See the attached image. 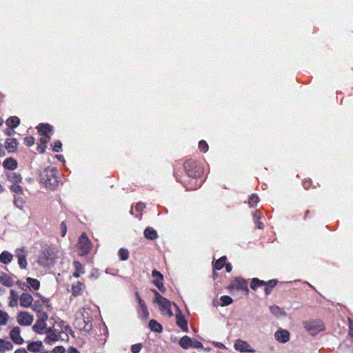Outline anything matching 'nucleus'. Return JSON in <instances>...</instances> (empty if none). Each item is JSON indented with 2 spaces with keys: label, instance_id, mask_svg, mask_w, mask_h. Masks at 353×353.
I'll return each mask as SVG.
<instances>
[{
  "label": "nucleus",
  "instance_id": "nucleus-1",
  "mask_svg": "<svg viewBox=\"0 0 353 353\" xmlns=\"http://www.w3.org/2000/svg\"><path fill=\"white\" fill-rule=\"evenodd\" d=\"M57 170L55 168H46L40 173V183L47 188L54 190L58 185Z\"/></svg>",
  "mask_w": 353,
  "mask_h": 353
},
{
  "label": "nucleus",
  "instance_id": "nucleus-14",
  "mask_svg": "<svg viewBox=\"0 0 353 353\" xmlns=\"http://www.w3.org/2000/svg\"><path fill=\"white\" fill-rule=\"evenodd\" d=\"M197 177L190 178L189 182L184 183V186L188 190H193L199 188L201 185V181H199Z\"/></svg>",
  "mask_w": 353,
  "mask_h": 353
},
{
  "label": "nucleus",
  "instance_id": "nucleus-35",
  "mask_svg": "<svg viewBox=\"0 0 353 353\" xmlns=\"http://www.w3.org/2000/svg\"><path fill=\"white\" fill-rule=\"evenodd\" d=\"M17 256L18 257V263L19 267L22 269L26 268L28 263L26 261V256L23 254L18 253Z\"/></svg>",
  "mask_w": 353,
  "mask_h": 353
},
{
  "label": "nucleus",
  "instance_id": "nucleus-51",
  "mask_svg": "<svg viewBox=\"0 0 353 353\" xmlns=\"http://www.w3.org/2000/svg\"><path fill=\"white\" fill-rule=\"evenodd\" d=\"M34 138L33 137H26L24 139V143L27 146H31L34 144Z\"/></svg>",
  "mask_w": 353,
  "mask_h": 353
},
{
  "label": "nucleus",
  "instance_id": "nucleus-11",
  "mask_svg": "<svg viewBox=\"0 0 353 353\" xmlns=\"http://www.w3.org/2000/svg\"><path fill=\"white\" fill-rule=\"evenodd\" d=\"M10 336L11 339L17 345H21L23 343L24 340L20 336V328L19 327H14L10 331Z\"/></svg>",
  "mask_w": 353,
  "mask_h": 353
},
{
  "label": "nucleus",
  "instance_id": "nucleus-33",
  "mask_svg": "<svg viewBox=\"0 0 353 353\" xmlns=\"http://www.w3.org/2000/svg\"><path fill=\"white\" fill-rule=\"evenodd\" d=\"M270 311L273 315H274L277 317H280L281 316L285 315L284 312L279 307H278L276 305L270 306Z\"/></svg>",
  "mask_w": 353,
  "mask_h": 353
},
{
  "label": "nucleus",
  "instance_id": "nucleus-6",
  "mask_svg": "<svg viewBox=\"0 0 353 353\" xmlns=\"http://www.w3.org/2000/svg\"><path fill=\"white\" fill-rule=\"evenodd\" d=\"M135 296L139 304L137 309L139 316L142 319H147L149 317V312L147 306L138 292H135Z\"/></svg>",
  "mask_w": 353,
  "mask_h": 353
},
{
  "label": "nucleus",
  "instance_id": "nucleus-16",
  "mask_svg": "<svg viewBox=\"0 0 353 353\" xmlns=\"http://www.w3.org/2000/svg\"><path fill=\"white\" fill-rule=\"evenodd\" d=\"M84 288H85V285L83 283L77 281L72 284L71 292L73 296H77L82 293Z\"/></svg>",
  "mask_w": 353,
  "mask_h": 353
},
{
  "label": "nucleus",
  "instance_id": "nucleus-22",
  "mask_svg": "<svg viewBox=\"0 0 353 353\" xmlns=\"http://www.w3.org/2000/svg\"><path fill=\"white\" fill-rule=\"evenodd\" d=\"M148 325L149 328L153 332L161 333L163 331L162 325L154 319L150 320Z\"/></svg>",
  "mask_w": 353,
  "mask_h": 353
},
{
  "label": "nucleus",
  "instance_id": "nucleus-60",
  "mask_svg": "<svg viewBox=\"0 0 353 353\" xmlns=\"http://www.w3.org/2000/svg\"><path fill=\"white\" fill-rule=\"evenodd\" d=\"M17 283L19 284V287L24 291H26L27 289L29 288L28 283L26 284L25 283H21V281H18Z\"/></svg>",
  "mask_w": 353,
  "mask_h": 353
},
{
  "label": "nucleus",
  "instance_id": "nucleus-24",
  "mask_svg": "<svg viewBox=\"0 0 353 353\" xmlns=\"http://www.w3.org/2000/svg\"><path fill=\"white\" fill-rule=\"evenodd\" d=\"M192 339L188 336L181 337L179 341L180 346L183 349H188L192 345Z\"/></svg>",
  "mask_w": 353,
  "mask_h": 353
},
{
  "label": "nucleus",
  "instance_id": "nucleus-18",
  "mask_svg": "<svg viewBox=\"0 0 353 353\" xmlns=\"http://www.w3.org/2000/svg\"><path fill=\"white\" fill-rule=\"evenodd\" d=\"M144 236L149 240H155L158 238L157 232L151 227H147L144 230Z\"/></svg>",
  "mask_w": 353,
  "mask_h": 353
},
{
  "label": "nucleus",
  "instance_id": "nucleus-42",
  "mask_svg": "<svg viewBox=\"0 0 353 353\" xmlns=\"http://www.w3.org/2000/svg\"><path fill=\"white\" fill-rule=\"evenodd\" d=\"M73 264L76 271L80 272L81 274H83L85 272L84 267L79 261H74Z\"/></svg>",
  "mask_w": 353,
  "mask_h": 353
},
{
  "label": "nucleus",
  "instance_id": "nucleus-23",
  "mask_svg": "<svg viewBox=\"0 0 353 353\" xmlns=\"http://www.w3.org/2000/svg\"><path fill=\"white\" fill-rule=\"evenodd\" d=\"M46 323H41L39 321H36L34 325L32 326V330L37 334H44V329H46Z\"/></svg>",
  "mask_w": 353,
  "mask_h": 353
},
{
  "label": "nucleus",
  "instance_id": "nucleus-4",
  "mask_svg": "<svg viewBox=\"0 0 353 353\" xmlns=\"http://www.w3.org/2000/svg\"><path fill=\"white\" fill-rule=\"evenodd\" d=\"M78 246L81 256H85L89 253L91 242L85 234H81L79 238Z\"/></svg>",
  "mask_w": 353,
  "mask_h": 353
},
{
  "label": "nucleus",
  "instance_id": "nucleus-58",
  "mask_svg": "<svg viewBox=\"0 0 353 353\" xmlns=\"http://www.w3.org/2000/svg\"><path fill=\"white\" fill-rule=\"evenodd\" d=\"M15 133V131L11 128V129H9V128H7L4 131V134L6 135V136H12V134H14Z\"/></svg>",
  "mask_w": 353,
  "mask_h": 353
},
{
  "label": "nucleus",
  "instance_id": "nucleus-28",
  "mask_svg": "<svg viewBox=\"0 0 353 353\" xmlns=\"http://www.w3.org/2000/svg\"><path fill=\"white\" fill-rule=\"evenodd\" d=\"M19 295L17 291L14 290H10V300L9 301V306L10 307H14L17 305L18 299H19Z\"/></svg>",
  "mask_w": 353,
  "mask_h": 353
},
{
  "label": "nucleus",
  "instance_id": "nucleus-8",
  "mask_svg": "<svg viewBox=\"0 0 353 353\" xmlns=\"http://www.w3.org/2000/svg\"><path fill=\"white\" fill-rule=\"evenodd\" d=\"M33 319V316L27 312H20L17 317L18 323L22 326L31 325Z\"/></svg>",
  "mask_w": 353,
  "mask_h": 353
},
{
  "label": "nucleus",
  "instance_id": "nucleus-64",
  "mask_svg": "<svg viewBox=\"0 0 353 353\" xmlns=\"http://www.w3.org/2000/svg\"><path fill=\"white\" fill-rule=\"evenodd\" d=\"M41 305H40V303L39 301H35L32 305V309L34 310H37V308L40 307Z\"/></svg>",
  "mask_w": 353,
  "mask_h": 353
},
{
  "label": "nucleus",
  "instance_id": "nucleus-46",
  "mask_svg": "<svg viewBox=\"0 0 353 353\" xmlns=\"http://www.w3.org/2000/svg\"><path fill=\"white\" fill-rule=\"evenodd\" d=\"M152 292L155 294L154 301L157 304L160 303L161 302H162L163 301H164L165 299V298L163 297V296H161L156 290H153Z\"/></svg>",
  "mask_w": 353,
  "mask_h": 353
},
{
  "label": "nucleus",
  "instance_id": "nucleus-27",
  "mask_svg": "<svg viewBox=\"0 0 353 353\" xmlns=\"http://www.w3.org/2000/svg\"><path fill=\"white\" fill-rule=\"evenodd\" d=\"M20 123V119L17 117H10L6 120V124L10 128H17Z\"/></svg>",
  "mask_w": 353,
  "mask_h": 353
},
{
  "label": "nucleus",
  "instance_id": "nucleus-15",
  "mask_svg": "<svg viewBox=\"0 0 353 353\" xmlns=\"http://www.w3.org/2000/svg\"><path fill=\"white\" fill-rule=\"evenodd\" d=\"M38 132L41 135L49 136V133L52 132L53 128L48 123H40L38 127Z\"/></svg>",
  "mask_w": 353,
  "mask_h": 353
},
{
  "label": "nucleus",
  "instance_id": "nucleus-7",
  "mask_svg": "<svg viewBox=\"0 0 353 353\" xmlns=\"http://www.w3.org/2000/svg\"><path fill=\"white\" fill-rule=\"evenodd\" d=\"M234 347L236 350L240 352H246V353H254L256 351L254 349H252L250 344L245 341L241 339L236 340Z\"/></svg>",
  "mask_w": 353,
  "mask_h": 353
},
{
  "label": "nucleus",
  "instance_id": "nucleus-44",
  "mask_svg": "<svg viewBox=\"0 0 353 353\" xmlns=\"http://www.w3.org/2000/svg\"><path fill=\"white\" fill-rule=\"evenodd\" d=\"M199 148L203 152H206L208 150V145L206 141L201 140L199 143Z\"/></svg>",
  "mask_w": 353,
  "mask_h": 353
},
{
  "label": "nucleus",
  "instance_id": "nucleus-48",
  "mask_svg": "<svg viewBox=\"0 0 353 353\" xmlns=\"http://www.w3.org/2000/svg\"><path fill=\"white\" fill-rule=\"evenodd\" d=\"M52 150L55 152H59L62 150V143L60 141H57L54 142Z\"/></svg>",
  "mask_w": 353,
  "mask_h": 353
},
{
  "label": "nucleus",
  "instance_id": "nucleus-25",
  "mask_svg": "<svg viewBox=\"0 0 353 353\" xmlns=\"http://www.w3.org/2000/svg\"><path fill=\"white\" fill-rule=\"evenodd\" d=\"M59 335L57 332H53L51 334H48V336H46V339H44V342L46 344L52 345L55 342L59 341Z\"/></svg>",
  "mask_w": 353,
  "mask_h": 353
},
{
  "label": "nucleus",
  "instance_id": "nucleus-10",
  "mask_svg": "<svg viewBox=\"0 0 353 353\" xmlns=\"http://www.w3.org/2000/svg\"><path fill=\"white\" fill-rule=\"evenodd\" d=\"M231 286L239 290L245 291L247 293L249 292L247 281L241 278H236L233 281Z\"/></svg>",
  "mask_w": 353,
  "mask_h": 353
},
{
  "label": "nucleus",
  "instance_id": "nucleus-53",
  "mask_svg": "<svg viewBox=\"0 0 353 353\" xmlns=\"http://www.w3.org/2000/svg\"><path fill=\"white\" fill-rule=\"evenodd\" d=\"M152 277L155 278L156 279L163 280V275L156 270H154L152 272Z\"/></svg>",
  "mask_w": 353,
  "mask_h": 353
},
{
  "label": "nucleus",
  "instance_id": "nucleus-52",
  "mask_svg": "<svg viewBox=\"0 0 353 353\" xmlns=\"http://www.w3.org/2000/svg\"><path fill=\"white\" fill-rule=\"evenodd\" d=\"M191 347L195 349H201L203 348V344L197 340H192Z\"/></svg>",
  "mask_w": 353,
  "mask_h": 353
},
{
  "label": "nucleus",
  "instance_id": "nucleus-49",
  "mask_svg": "<svg viewBox=\"0 0 353 353\" xmlns=\"http://www.w3.org/2000/svg\"><path fill=\"white\" fill-rule=\"evenodd\" d=\"M142 348V345L141 343H137L132 345L131 347V351L132 353H139Z\"/></svg>",
  "mask_w": 353,
  "mask_h": 353
},
{
  "label": "nucleus",
  "instance_id": "nucleus-45",
  "mask_svg": "<svg viewBox=\"0 0 353 353\" xmlns=\"http://www.w3.org/2000/svg\"><path fill=\"white\" fill-rule=\"evenodd\" d=\"M154 284L157 287V288L162 292H164L165 291V288L163 286V284L162 283V280L160 279H155L154 281Z\"/></svg>",
  "mask_w": 353,
  "mask_h": 353
},
{
  "label": "nucleus",
  "instance_id": "nucleus-41",
  "mask_svg": "<svg viewBox=\"0 0 353 353\" xmlns=\"http://www.w3.org/2000/svg\"><path fill=\"white\" fill-rule=\"evenodd\" d=\"M9 316L8 314L0 310V325H4L7 323Z\"/></svg>",
  "mask_w": 353,
  "mask_h": 353
},
{
  "label": "nucleus",
  "instance_id": "nucleus-12",
  "mask_svg": "<svg viewBox=\"0 0 353 353\" xmlns=\"http://www.w3.org/2000/svg\"><path fill=\"white\" fill-rule=\"evenodd\" d=\"M19 301L21 306L24 307H28L32 305L33 302V298L32 295H30V294L23 293L19 296Z\"/></svg>",
  "mask_w": 353,
  "mask_h": 353
},
{
  "label": "nucleus",
  "instance_id": "nucleus-19",
  "mask_svg": "<svg viewBox=\"0 0 353 353\" xmlns=\"http://www.w3.org/2000/svg\"><path fill=\"white\" fill-rule=\"evenodd\" d=\"M43 347V343L41 341L32 342L27 346L28 350L32 352H39L41 349Z\"/></svg>",
  "mask_w": 353,
  "mask_h": 353
},
{
  "label": "nucleus",
  "instance_id": "nucleus-26",
  "mask_svg": "<svg viewBox=\"0 0 353 353\" xmlns=\"http://www.w3.org/2000/svg\"><path fill=\"white\" fill-rule=\"evenodd\" d=\"M0 283L7 287H11L13 285V280L6 274L2 273L0 275Z\"/></svg>",
  "mask_w": 353,
  "mask_h": 353
},
{
  "label": "nucleus",
  "instance_id": "nucleus-47",
  "mask_svg": "<svg viewBox=\"0 0 353 353\" xmlns=\"http://www.w3.org/2000/svg\"><path fill=\"white\" fill-rule=\"evenodd\" d=\"M14 204L19 209H22L23 207V201L19 196L14 197Z\"/></svg>",
  "mask_w": 353,
  "mask_h": 353
},
{
  "label": "nucleus",
  "instance_id": "nucleus-57",
  "mask_svg": "<svg viewBox=\"0 0 353 353\" xmlns=\"http://www.w3.org/2000/svg\"><path fill=\"white\" fill-rule=\"evenodd\" d=\"M50 141V136L43 135V137L40 139V144L43 145H46V144Z\"/></svg>",
  "mask_w": 353,
  "mask_h": 353
},
{
  "label": "nucleus",
  "instance_id": "nucleus-62",
  "mask_svg": "<svg viewBox=\"0 0 353 353\" xmlns=\"http://www.w3.org/2000/svg\"><path fill=\"white\" fill-rule=\"evenodd\" d=\"M67 353H80L77 348L74 347H70L68 350Z\"/></svg>",
  "mask_w": 353,
  "mask_h": 353
},
{
  "label": "nucleus",
  "instance_id": "nucleus-13",
  "mask_svg": "<svg viewBox=\"0 0 353 353\" xmlns=\"http://www.w3.org/2000/svg\"><path fill=\"white\" fill-rule=\"evenodd\" d=\"M160 307V310L163 313H166L169 316H173V312L171 310V302L165 299L164 301L158 304Z\"/></svg>",
  "mask_w": 353,
  "mask_h": 353
},
{
  "label": "nucleus",
  "instance_id": "nucleus-2",
  "mask_svg": "<svg viewBox=\"0 0 353 353\" xmlns=\"http://www.w3.org/2000/svg\"><path fill=\"white\" fill-rule=\"evenodd\" d=\"M303 327L312 336H315L325 330V325L322 320L312 319L303 322Z\"/></svg>",
  "mask_w": 353,
  "mask_h": 353
},
{
  "label": "nucleus",
  "instance_id": "nucleus-30",
  "mask_svg": "<svg viewBox=\"0 0 353 353\" xmlns=\"http://www.w3.org/2000/svg\"><path fill=\"white\" fill-rule=\"evenodd\" d=\"M277 282L278 281L276 279H272L265 282L264 286H265V293L266 295H269L271 293L272 288L277 284Z\"/></svg>",
  "mask_w": 353,
  "mask_h": 353
},
{
  "label": "nucleus",
  "instance_id": "nucleus-38",
  "mask_svg": "<svg viewBox=\"0 0 353 353\" xmlns=\"http://www.w3.org/2000/svg\"><path fill=\"white\" fill-rule=\"evenodd\" d=\"M118 254L121 261H126L129 258V252L127 249L120 248Z\"/></svg>",
  "mask_w": 353,
  "mask_h": 353
},
{
  "label": "nucleus",
  "instance_id": "nucleus-56",
  "mask_svg": "<svg viewBox=\"0 0 353 353\" xmlns=\"http://www.w3.org/2000/svg\"><path fill=\"white\" fill-rule=\"evenodd\" d=\"M145 208V205L143 203L139 202L135 205V209L138 212H141Z\"/></svg>",
  "mask_w": 353,
  "mask_h": 353
},
{
  "label": "nucleus",
  "instance_id": "nucleus-43",
  "mask_svg": "<svg viewBox=\"0 0 353 353\" xmlns=\"http://www.w3.org/2000/svg\"><path fill=\"white\" fill-rule=\"evenodd\" d=\"M10 190L17 194H21L23 193L22 187L18 184L12 185L10 186Z\"/></svg>",
  "mask_w": 353,
  "mask_h": 353
},
{
  "label": "nucleus",
  "instance_id": "nucleus-59",
  "mask_svg": "<svg viewBox=\"0 0 353 353\" xmlns=\"http://www.w3.org/2000/svg\"><path fill=\"white\" fill-rule=\"evenodd\" d=\"M253 218L254 221H259L261 218L260 212L259 210H255L253 213Z\"/></svg>",
  "mask_w": 353,
  "mask_h": 353
},
{
  "label": "nucleus",
  "instance_id": "nucleus-63",
  "mask_svg": "<svg viewBox=\"0 0 353 353\" xmlns=\"http://www.w3.org/2000/svg\"><path fill=\"white\" fill-rule=\"evenodd\" d=\"M46 145H39L37 148V150L39 151V152L40 153H43L45 152V149H46Z\"/></svg>",
  "mask_w": 353,
  "mask_h": 353
},
{
  "label": "nucleus",
  "instance_id": "nucleus-54",
  "mask_svg": "<svg viewBox=\"0 0 353 353\" xmlns=\"http://www.w3.org/2000/svg\"><path fill=\"white\" fill-rule=\"evenodd\" d=\"M65 352V348L63 346H57L55 347L53 350L52 351V353H64Z\"/></svg>",
  "mask_w": 353,
  "mask_h": 353
},
{
  "label": "nucleus",
  "instance_id": "nucleus-36",
  "mask_svg": "<svg viewBox=\"0 0 353 353\" xmlns=\"http://www.w3.org/2000/svg\"><path fill=\"white\" fill-rule=\"evenodd\" d=\"M8 177L10 181L14 182L15 183L21 182L22 179L21 174L15 172L8 174Z\"/></svg>",
  "mask_w": 353,
  "mask_h": 353
},
{
  "label": "nucleus",
  "instance_id": "nucleus-21",
  "mask_svg": "<svg viewBox=\"0 0 353 353\" xmlns=\"http://www.w3.org/2000/svg\"><path fill=\"white\" fill-rule=\"evenodd\" d=\"M13 259V256L8 251H3L0 254V262L3 264L10 263Z\"/></svg>",
  "mask_w": 353,
  "mask_h": 353
},
{
  "label": "nucleus",
  "instance_id": "nucleus-37",
  "mask_svg": "<svg viewBox=\"0 0 353 353\" xmlns=\"http://www.w3.org/2000/svg\"><path fill=\"white\" fill-rule=\"evenodd\" d=\"M220 301L221 306H227L231 304L233 300L230 296L223 295L221 296Z\"/></svg>",
  "mask_w": 353,
  "mask_h": 353
},
{
  "label": "nucleus",
  "instance_id": "nucleus-40",
  "mask_svg": "<svg viewBox=\"0 0 353 353\" xmlns=\"http://www.w3.org/2000/svg\"><path fill=\"white\" fill-rule=\"evenodd\" d=\"M37 321H39L41 323H46L48 319V314L45 312H41L39 310H37Z\"/></svg>",
  "mask_w": 353,
  "mask_h": 353
},
{
  "label": "nucleus",
  "instance_id": "nucleus-34",
  "mask_svg": "<svg viewBox=\"0 0 353 353\" xmlns=\"http://www.w3.org/2000/svg\"><path fill=\"white\" fill-rule=\"evenodd\" d=\"M225 262H226V256H221L220 259H219L217 261H215V263L214 264V268L218 270H221L224 267Z\"/></svg>",
  "mask_w": 353,
  "mask_h": 353
},
{
  "label": "nucleus",
  "instance_id": "nucleus-61",
  "mask_svg": "<svg viewBox=\"0 0 353 353\" xmlns=\"http://www.w3.org/2000/svg\"><path fill=\"white\" fill-rule=\"evenodd\" d=\"M54 332H55V330L52 327H47L46 326V329H44V334H46V336H48V334H50L53 333Z\"/></svg>",
  "mask_w": 353,
  "mask_h": 353
},
{
  "label": "nucleus",
  "instance_id": "nucleus-3",
  "mask_svg": "<svg viewBox=\"0 0 353 353\" xmlns=\"http://www.w3.org/2000/svg\"><path fill=\"white\" fill-rule=\"evenodd\" d=\"M183 170L189 178L198 177L201 174L196 162L192 159H188L184 162Z\"/></svg>",
  "mask_w": 353,
  "mask_h": 353
},
{
  "label": "nucleus",
  "instance_id": "nucleus-39",
  "mask_svg": "<svg viewBox=\"0 0 353 353\" xmlns=\"http://www.w3.org/2000/svg\"><path fill=\"white\" fill-rule=\"evenodd\" d=\"M259 201V198L256 194H252L248 200V203L250 205V207L253 208L256 206L258 202Z\"/></svg>",
  "mask_w": 353,
  "mask_h": 353
},
{
  "label": "nucleus",
  "instance_id": "nucleus-9",
  "mask_svg": "<svg viewBox=\"0 0 353 353\" xmlns=\"http://www.w3.org/2000/svg\"><path fill=\"white\" fill-rule=\"evenodd\" d=\"M274 337L279 343H285L290 340V332L287 330L280 329L275 332Z\"/></svg>",
  "mask_w": 353,
  "mask_h": 353
},
{
  "label": "nucleus",
  "instance_id": "nucleus-31",
  "mask_svg": "<svg viewBox=\"0 0 353 353\" xmlns=\"http://www.w3.org/2000/svg\"><path fill=\"white\" fill-rule=\"evenodd\" d=\"M13 348L12 343L5 339H0V351L11 350Z\"/></svg>",
  "mask_w": 353,
  "mask_h": 353
},
{
  "label": "nucleus",
  "instance_id": "nucleus-20",
  "mask_svg": "<svg viewBox=\"0 0 353 353\" xmlns=\"http://www.w3.org/2000/svg\"><path fill=\"white\" fill-rule=\"evenodd\" d=\"M3 166L6 169L13 170L17 168V162L12 158H8L3 161Z\"/></svg>",
  "mask_w": 353,
  "mask_h": 353
},
{
  "label": "nucleus",
  "instance_id": "nucleus-5",
  "mask_svg": "<svg viewBox=\"0 0 353 353\" xmlns=\"http://www.w3.org/2000/svg\"><path fill=\"white\" fill-rule=\"evenodd\" d=\"M173 305L176 310L175 314L176 319V325L181 329L183 332L186 333L188 332V321L185 319L184 315L183 314L178 305L174 303Z\"/></svg>",
  "mask_w": 353,
  "mask_h": 353
},
{
  "label": "nucleus",
  "instance_id": "nucleus-32",
  "mask_svg": "<svg viewBox=\"0 0 353 353\" xmlns=\"http://www.w3.org/2000/svg\"><path fill=\"white\" fill-rule=\"evenodd\" d=\"M265 281H264L263 280H260V279H259L257 278H254L251 281L250 288L253 290H256V289L259 287L263 286V285H265Z\"/></svg>",
  "mask_w": 353,
  "mask_h": 353
},
{
  "label": "nucleus",
  "instance_id": "nucleus-29",
  "mask_svg": "<svg viewBox=\"0 0 353 353\" xmlns=\"http://www.w3.org/2000/svg\"><path fill=\"white\" fill-rule=\"evenodd\" d=\"M26 281H27L28 285L29 286V288H32L34 290H37L39 289L40 283L37 279L28 277L26 279Z\"/></svg>",
  "mask_w": 353,
  "mask_h": 353
},
{
  "label": "nucleus",
  "instance_id": "nucleus-55",
  "mask_svg": "<svg viewBox=\"0 0 353 353\" xmlns=\"http://www.w3.org/2000/svg\"><path fill=\"white\" fill-rule=\"evenodd\" d=\"M43 254L44 257L46 258L47 260H52V256L50 254V250L48 249H45L43 251Z\"/></svg>",
  "mask_w": 353,
  "mask_h": 353
},
{
  "label": "nucleus",
  "instance_id": "nucleus-50",
  "mask_svg": "<svg viewBox=\"0 0 353 353\" xmlns=\"http://www.w3.org/2000/svg\"><path fill=\"white\" fill-rule=\"evenodd\" d=\"M60 230H61V236L63 237L65 236L66 234V232H67V225H66V223L65 221L61 222V223L60 225Z\"/></svg>",
  "mask_w": 353,
  "mask_h": 353
},
{
  "label": "nucleus",
  "instance_id": "nucleus-17",
  "mask_svg": "<svg viewBox=\"0 0 353 353\" xmlns=\"http://www.w3.org/2000/svg\"><path fill=\"white\" fill-rule=\"evenodd\" d=\"M18 142L16 139H7L5 142V148L9 152H14L17 148Z\"/></svg>",
  "mask_w": 353,
  "mask_h": 353
}]
</instances>
